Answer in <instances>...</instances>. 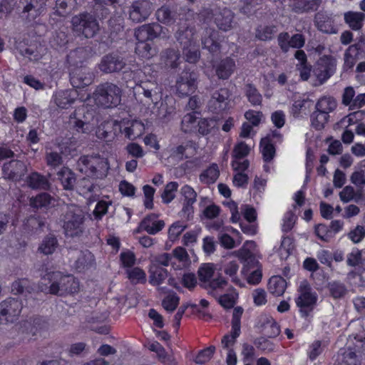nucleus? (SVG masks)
Masks as SVG:
<instances>
[{"mask_svg": "<svg viewBox=\"0 0 365 365\" xmlns=\"http://www.w3.org/2000/svg\"><path fill=\"white\" fill-rule=\"evenodd\" d=\"M121 95V89L117 85L106 82L97 86L93 93V98L96 105L109 108L120 103Z\"/></svg>", "mask_w": 365, "mask_h": 365, "instance_id": "4", "label": "nucleus"}, {"mask_svg": "<svg viewBox=\"0 0 365 365\" xmlns=\"http://www.w3.org/2000/svg\"><path fill=\"white\" fill-rule=\"evenodd\" d=\"M312 106V101L308 98H300L294 101L291 108V113L294 117H299L302 114H307Z\"/></svg>", "mask_w": 365, "mask_h": 365, "instance_id": "32", "label": "nucleus"}, {"mask_svg": "<svg viewBox=\"0 0 365 365\" xmlns=\"http://www.w3.org/2000/svg\"><path fill=\"white\" fill-rule=\"evenodd\" d=\"M359 53V47L354 44L348 47L344 55V69L347 71L355 65Z\"/></svg>", "mask_w": 365, "mask_h": 365, "instance_id": "34", "label": "nucleus"}, {"mask_svg": "<svg viewBox=\"0 0 365 365\" xmlns=\"http://www.w3.org/2000/svg\"><path fill=\"white\" fill-rule=\"evenodd\" d=\"M86 215L83 209L75 204L69 205L63 214V228L66 235L74 237L83 234Z\"/></svg>", "mask_w": 365, "mask_h": 365, "instance_id": "3", "label": "nucleus"}, {"mask_svg": "<svg viewBox=\"0 0 365 365\" xmlns=\"http://www.w3.org/2000/svg\"><path fill=\"white\" fill-rule=\"evenodd\" d=\"M179 301V297L176 294L172 293L163 299L162 305L167 312H173L177 308Z\"/></svg>", "mask_w": 365, "mask_h": 365, "instance_id": "58", "label": "nucleus"}, {"mask_svg": "<svg viewBox=\"0 0 365 365\" xmlns=\"http://www.w3.org/2000/svg\"><path fill=\"white\" fill-rule=\"evenodd\" d=\"M236 253L237 256L245 263L242 270V274H245L247 272V267L250 263L257 264L258 262L257 260H255L253 256V253L247 250V247L244 245L240 250H238Z\"/></svg>", "mask_w": 365, "mask_h": 365, "instance_id": "47", "label": "nucleus"}, {"mask_svg": "<svg viewBox=\"0 0 365 365\" xmlns=\"http://www.w3.org/2000/svg\"><path fill=\"white\" fill-rule=\"evenodd\" d=\"M178 187V184L176 182H170L165 185L161 195V197L164 203L168 204L175 198Z\"/></svg>", "mask_w": 365, "mask_h": 365, "instance_id": "51", "label": "nucleus"}, {"mask_svg": "<svg viewBox=\"0 0 365 365\" xmlns=\"http://www.w3.org/2000/svg\"><path fill=\"white\" fill-rule=\"evenodd\" d=\"M168 29L159 24H144L135 31L138 42H148L155 38H165L168 36Z\"/></svg>", "mask_w": 365, "mask_h": 365, "instance_id": "11", "label": "nucleus"}, {"mask_svg": "<svg viewBox=\"0 0 365 365\" xmlns=\"http://www.w3.org/2000/svg\"><path fill=\"white\" fill-rule=\"evenodd\" d=\"M215 270L214 264L205 263L201 264L197 271L200 285L213 297H218L228 284L222 276L220 274H215Z\"/></svg>", "mask_w": 365, "mask_h": 365, "instance_id": "1", "label": "nucleus"}, {"mask_svg": "<svg viewBox=\"0 0 365 365\" xmlns=\"http://www.w3.org/2000/svg\"><path fill=\"white\" fill-rule=\"evenodd\" d=\"M23 308L18 299L9 298L0 303V323L9 324L16 322Z\"/></svg>", "mask_w": 365, "mask_h": 365, "instance_id": "10", "label": "nucleus"}, {"mask_svg": "<svg viewBox=\"0 0 365 365\" xmlns=\"http://www.w3.org/2000/svg\"><path fill=\"white\" fill-rule=\"evenodd\" d=\"M365 113L363 110L353 112L343 118L340 121V125L347 127L356 123L357 120L364 118Z\"/></svg>", "mask_w": 365, "mask_h": 365, "instance_id": "63", "label": "nucleus"}, {"mask_svg": "<svg viewBox=\"0 0 365 365\" xmlns=\"http://www.w3.org/2000/svg\"><path fill=\"white\" fill-rule=\"evenodd\" d=\"M365 19V14L359 11H348L344 14V21L349 26L355 31L361 29Z\"/></svg>", "mask_w": 365, "mask_h": 365, "instance_id": "29", "label": "nucleus"}, {"mask_svg": "<svg viewBox=\"0 0 365 365\" xmlns=\"http://www.w3.org/2000/svg\"><path fill=\"white\" fill-rule=\"evenodd\" d=\"M165 64L168 67L176 68L179 64L180 55L175 50H168L163 56Z\"/></svg>", "mask_w": 365, "mask_h": 365, "instance_id": "62", "label": "nucleus"}, {"mask_svg": "<svg viewBox=\"0 0 365 365\" xmlns=\"http://www.w3.org/2000/svg\"><path fill=\"white\" fill-rule=\"evenodd\" d=\"M77 165L81 173L97 178L105 176L109 168L107 160L98 155L83 156Z\"/></svg>", "mask_w": 365, "mask_h": 365, "instance_id": "5", "label": "nucleus"}, {"mask_svg": "<svg viewBox=\"0 0 365 365\" xmlns=\"http://www.w3.org/2000/svg\"><path fill=\"white\" fill-rule=\"evenodd\" d=\"M46 160L47 165L52 168H56L60 165L63 161L61 154L53 151L50 148H46Z\"/></svg>", "mask_w": 365, "mask_h": 365, "instance_id": "59", "label": "nucleus"}, {"mask_svg": "<svg viewBox=\"0 0 365 365\" xmlns=\"http://www.w3.org/2000/svg\"><path fill=\"white\" fill-rule=\"evenodd\" d=\"M43 280L48 281L50 283L48 292L52 294L66 296L78 293L80 290L78 280L73 276L63 275L59 272L46 274Z\"/></svg>", "mask_w": 365, "mask_h": 365, "instance_id": "2", "label": "nucleus"}, {"mask_svg": "<svg viewBox=\"0 0 365 365\" xmlns=\"http://www.w3.org/2000/svg\"><path fill=\"white\" fill-rule=\"evenodd\" d=\"M157 218L158 216L154 214L146 216L140 223L136 232L144 230L150 235H155L160 232L164 227L165 222L163 220H160Z\"/></svg>", "mask_w": 365, "mask_h": 365, "instance_id": "23", "label": "nucleus"}, {"mask_svg": "<svg viewBox=\"0 0 365 365\" xmlns=\"http://www.w3.org/2000/svg\"><path fill=\"white\" fill-rule=\"evenodd\" d=\"M239 268V263L236 260H232L224 264L223 272L230 278L232 282L236 285L242 286L241 280L237 275Z\"/></svg>", "mask_w": 365, "mask_h": 365, "instance_id": "36", "label": "nucleus"}, {"mask_svg": "<svg viewBox=\"0 0 365 365\" xmlns=\"http://www.w3.org/2000/svg\"><path fill=\"white\" fill-rule=\"evenodd\" d=\"M27 183L33 189H47L48 186L47 179L37 173H34L28 177Z\"/></svg>", "mask_w": 365, "mask_h": 365, "instance_id": "43", "label": "nucleus"}, {"mask_svg": "<svg viewBox=\"0 0 365 365\" xmlns=\"http://www.w3.org/2000/svg\"><path fill=\"white\" fill-rule=\"evenodd\" d=\"M173 261L175 262V269H181L187 267L190 259L186 250L182 247H178L173 250Z\"/></svg>", "mask_w": 365, "mask_h": 365, "instance_id": "28", "label": "nucleus"}, {"mask_svg": "<svg viewBox=\"0 0 365 365\" xmlns=\"http://www.w3.org/2000/svg\"><path fill=\"white\" fill-rule=\"evenodd\" d=\"M140 87L145 97L150 99L155 106L161 100V88L155 82H144Z\"/></svg>", "mask_w": 365, "mask_h": 365, "instance_id": "24", "label": "nucleus"}, {"mask_svg": "<svg viewBox=\"0 0 365 365\" xmlns=\"http://www.w3.org/2000/svg\"><path fill=\"white\" fill-rule=\"evenodd\" d=\"M274 137V134H269L260 142L261 153L266 162L271 161L275 155V148L272 143Z\"/></svg>", "mask_w": 365, "mask_h": 365, "instance_id": "27", "label": "nucleus"}, {"mask_svg": "<svg viewBox=\"0 0 365 365\" xmlns=\"http://www.w3.org/2000/svg\"><path fill=\"white\" fill-rule=\"evenodd\" d=\"M116 124H118V122L111 121L101 123L96 130V136L101 140H110L115 135V130L118 129Z\"/></svg>", "mask_w": 365, "mask_h": 365, "instance_id": "26", "label": "nucleus"}, {"mask_svg": "<svg viewBox=\"0 0 365 365\" xmlns=\"http://www.w3.org/2000/svg\"><path fill=\"white\" fill-rule=\"evenodd\" d=\"M195 150V144L192 141H188L174 148L173 155L179 159H182L183 158H188L189 155H192Z\"/></svg>", "mask_w": 365, "mask_h": 365, "instance_id": "42", "label": "nucleus"}, {"mask_svg": "<svg viewBox=\"0 0 365 365\" xmlns=\"http://www.w3.org/2000/svg\"><path fill=\"white\" fill-rule=\"evenodd\" d=\"M253 266V270H249L247 267V272L245 275H247V281L251 284H257L262 279V270L259 267V262L257 264H252Z\"/></svg>", "mask_w": 365, "mask_h": 365, "instance_id": "49", "label": "nucleus"}, {"mask_svg": "<svg viewBox=\"0 0 365 365\" xmlns=\"http://www.w3.org/2000/svg\"><path fill=\"white\" fill-rule=\"evenodd\" d=\"M168 277V272L163 268H157L153 271L150 276V283L153 285L162 284Z\"/></svg>", "mask_w": 365, "mask_h": 365, "instance_id": "61", "label": "nucleus"}, {"mask_svg": "<svg viewBox=\"0 0 365 365\" xmlns=\"http://www.w3.org/2000/svg\"><path fill=\"white\" fill-rule=\"evenodd\" d=\"M337 107L336 100L331 96H322L321 97L315 105V108L320 112L329 115L334 111Z\"/></svg>", "mask_w": 365, "mask_h": 365, "instance_id": "31", "label": "nucleus"}, {"mask_svg": "<svg viewBox=\"0 0 365 365\" xmlns=\"http://www.w3.org/2000/svg\"><path fill=\"white\" fill-rule=\"evenodd\" d=\"M295 302L302 317H307L314 309L317 302V294L307 282H301Z\"/></svg>", "mask_w": 365, "mask_h": 365, "instance_id": "7", "label": "nucleus"}, {"mask_svg": "<svg viewBox=\"0 0 365 365\" xmlns=\"http://www.w3.org/2000/svg\"><path fill=\"white\" fill-rule=\"evenodd\" d=\"M197 117L195 113H190L184 115L181 121V129L185 133L192 131L198 125Z\"/></svg>", "mask_w": 365, "mask_h": 365, "instance_id": "46", "label": "nucleus"}, {"mask_svg": "<svg viewBox=\"0 0 365 365\" xmlns=\"http://www.w3.org/2000/svg\"><path fill=\"white\" fill-rule=\"evenodd\" d=\"M46 0H31L24 9V13H27V18L34 20L44 11Z\"/></svg>", "mask_w": 365, "mask_h": 365, "instance_id": "30", "label": "nucleus"}, {"mask_svg": "<svg viewBox=\"0 0 365 365\" xmlns=\"http://www.w3.org/2000/svg\"><path fill=\"white\" fill-rule=\"evenodd\" d=\"M243 313L242 308L235 307L232 313V330L230 334H226L222 339L221 343L225 349H230L235 343L236 339L240 334V319Z\"/></svg>", "mask_w": 365, "mask_h": 365, "instance_id": "14", "label": "nucleus"}, {"mask_svg": "<svg viewBox=\"0 0 365 365\" xmlns=\"http://www.w3.org/2000/svg\"><path fill=\"white\" fill-rule=\"evenodd\" d=\"M148 349L157 354L158 359L166 365H175V360L172 356L167 354L165 349L157 341L151 343Z\"/></svg>", "mask_w": 365, "mask_h": 365, "instance_id": "38", "label": "nucleus"}, {"mask_svg": "<svg viewBox=\"0 0 365 365\" xmlns=\"http://www.w3.org/2000/svg\"><path fill=\"white\" fill-rule=\"evenodd\" d=\"M186 227L187 225L180 221L173 223L168 229L169 240L172 242L176 241Z\"/></svg>", "mask_w": 365, "mask_h": 365, "instance_id": "52", "label": "nucleus"}, {"mask_svg": "<svg viewBox=\"0 0 365 365\" xmlns=\"http://www.w3.org/2000/svg\"><path fill=\"white\" fill-rule=\"evenodd\" d=\"M72 29L86 38L93 37L99 31L100 26L96 19L88 13H82L73 16Z\"/></svg>", "mask_w": 365, "mask_h": 365, "instance_id": "6", "label": "nucleus"}, {"mask_svg": "<svg viewBox=\"0 0 365 365\" xmlns=\"http://www.w3.org/2000/svg\"><path fill=\"white\" fill-rule=\"evenodd\" d=\"M153 10V4L150 1L136 0L129 7V19L135 23L143 22L149 17Z\"/></svg>", "mask_w": 365, "mask_h": 365, "instance_id": "12", "label": "nucleus"}, {"mask_svg": "<svg viewBox=\"0 0 365 365\" xmlns=\"http://www.w3.org/2000/svg\"><path fill=\"white\" fill-rule=\"evenodd\" d=\"M230 104V93L227 88H220L212 93L208 101V109L213 113H220L229 109Z\"/></svg>", "mask_w": 365, "mask_h": 365, "instance_id": "13", "label": "nucleus"}, {"mask_svg": "<svg viewBox=\"0 0 365 365\" xmlns=\"http://www.w3.org/2000/svg\"><path fill=\"white\" fill-rule=\"evenodd\" d=\"M58 178L61 181L65 190H71L76 182L74 173L68 168H62L57 173Z\"/></svg>", "mask_w": 365, "mask_h": 365, "instance_id": "33", "label": "nucleus"}, {"mask_svg": "<svg viewBox=\"0 0 365 365\" xmlns=\"http://www.w3.org/2000/svg\"><path fill=\"white\" fill-rule=\"evenodd\" d=\"M52 198L47 193H41L31 198L30 205L35 208H42L48 207L51 202Z\"/></svg>", "mask_w": 365, "mask_h": 365, "instance_id": "54", "label": "nucleus"}, {"mask_svg": "<svg viewBox=\"0 0 365 365\" xmlns=\"http://www.w3.org/2000/svg\"><path fill=\"white\" fill-rule=\"evenodd\" d=\"M135 53L143 59H150L157 53V50L148 42H137Z\"/></svg>", "mask_w": 365, "mask_h": 365, "instance_id": "39", "label": "nucleus"}, {"mask_svg": "<svg viewBox=\"0 0 365 365\" xmlns=\"http://www.w3.org/2000/svg\"><path fill=\"white\" fill-rule=\"evenodd\" d=\"M215 33L214 30H207L205 36H203L202 39L204 47L212 53L217 52L220 49L219 43H217L213 38V35L215 34Z\"/></svg>", "mask_w": 365, "mask_h": 365, "instance_id": "48", "label": "nucleus"}, {"mask_svg": "<svg viewBox=\"0 0 365 365\" xmlns=\"http://www.w3.org/2000/svg\"><path fill=\"white\" fill-rule=\"evenodd\" d=\"M245 93L248 101L253 105H260L262 103V95L257 89L251 84H248L245 88Z\"/></svg>", "mask_w": 365, "mask_h": 365, "instance_id": "56", "label": "nucleus"}, {"mask_svg": "<svg viewBox=\"0 0 365 365\" xmlns=\"http://www.w3.org/2000/svg\"><path fill=\"white\" fill-rule=\"evenodd\" d=\"M219 175L217 165L212 164L200 175V180L204 184H212L217 180Z\"/></svg>", "mask_w": 365, "mask_h": 365, "instance_id": "40", "label": "nucleus"}, {"mask_svg": "<svg viewBox=\"0 0 365 365\" xmlns=\"http://www.w3.org/2000/svg\"><path fill=\"white\" fill-rule=\"evenodd\" d=\"M71 119L73 128L78 133L89 134L94 130L95 125L91 123L93 113L83 106L75 110L71 115Z\"/></svg>", "mask_w": 365, "mask_h": 365, "instance_id": "8", "label": "nucleus"}, {"mask_svg": "<svg viewBox=\"0 0 365 365\" xmlns=\"http://www.w3.org/2000/svg\"><path fill=\"white\" fill-rule=\"evenodd\" d=\"M262 319L265 334L269 337H275L279 334V327L272 317L265 316Z\"/></svg>", "mask_w": 365, "mask_h": 365, "instance_id": "44", "label": "nucleus"}, {"mask_svg": "<svg viewBox=\"0 0 365 365\" xmlns=\"http://www.w3.org/2000/svg\"><path fill=\"white\" fill-rule=\"evenodd\" d=\"M70 81L75 88H84L93 81V75L84 66H76L70 72Z\"/></svg>", "mask_w": 365, "mask_h": 365, "instance_id": "15", "label": "nucleus"}, {"mask_svg": "<svg viewBox=\"0 0 365 365\" xmlns=\"http://www.w3.org/2000/svg\"><path fill=\"white\" fill-rule=\"evenodd\" d=\"M286 281L279 276L272 277L268 283V289L275 296H281L286 289Z\"/></svg>", "mask_w": 365, "mask_h": 365, "instance_id": "37", "label": "nucleus"}, {"mask_svg": "<svg viewBox=\"0 0 365 365\" xmlns=\"http://www.w3.org/2000/svg\"><path fill=\"white\" fill-rule=\"evenodd\" d=\"M311 124L316 130L323 129L329 120V115L320 112L315 108L310 117Z\"/></svg>", "mask_w": 365, "mask_h": 365, "instance_id": "41", "label": "nucleus"}, {"mask_svg": "<svg viewBox=\"0 0 365 365\" xmlns=\"http://www.w3.org/2000/svg\"><path fill=\"white\" fill-rule=\"evenodd\" d=\"M78 96L76 90H60L53 95V101L58 108L68 109L75 103Z\"/></svg>", "mask_w": 365, "mask_h": 365, "instance_id": "18", "label": "nucleus"}, {"mask_svg": "<svg viewBox=\"0 0 365 365\" xmlns=\"http://www.w3.org/2000/svg\"><path fill=\"white\" fill-rule=\"evenodd\" d=\"M220 294L221 293H220L218 297L215 298L217 299L218 302L223 307L230 309L234 307L237 297V294L236 292H232L230 294H225L223 295H220Z\"/></svg>", "mask_w": 365, "mask_h": 365, "instance_id": "60", "label": "nucleus"}, {"mask_svg": "<svg viewBox=\"0 0 365 365\" xmlns=\"http://www.w3.org/2000/svg\"><path fill=\"white\" fill-rule=\"evenodd\" d=\"M127 274L130 281L133 284L145 283L146 282V274L139 267L128 269Z\"/></svg>", "mask_w": 365, "mask_h": 365, "instance_id": "50", "label": "nucleus"}, {"mask_svg": "<svg viewBox=\"0 0 365 365\" xmlns=\"http://www.w3.org/2000/svg\"><path fill=\"white\" fill-rule=\"evenodd\" d=\"M111 201L100 200L96 205V207L93 212V215L96 220H100L102 217L105 215L107 212L108 207L111 205Z\"/></svg>", "mask_w": 365, "mask_h": 365, "instance_id": "64", "label": "nucleus"}, {"mask_svg": "<svg viewBox=\"0 0 365 365\" xmlns=\"http://www.w3.org/2000/svg\"><path fill=\"white\" fill-rule=\"evenodd\" d=\"M320 0H293L292 7L297 12L314 9Z\"/></svg>", "mask_w": 365, "mask_h": 365, "instance_id": "45", "label": "nucleus"}, {"mask_svg": "<svg viewBox=\"0 0 365 365\" xmlns=\"http://www.w3.org/2000/svg\"><path fill=\"white\" fill-rule=\"evenodd\" d=\"M11 292L14 294H22L24 292H31L30 282L27 279H18L15 280L11 287Z\"/></svg>", "mask_w": 365, "mask_h": 365, "instance_id": "55", "label": "nucleus"}, {"mask_svg": "<svg viewBox=\"0 0 365 365\" xmlns=\"http://www.w3.org/2000/svg\"><path fill=\"white\" fill-rule=\"evenodd\" d=\"M96 188V186L89 178H83L77 182L76 189L79 195L90 200Z\"/></svg>", "mask_w": 365, "mask_h": 365, "instance_id": "35", "label": "nucleus"}, {"mask_svg": "<svg viewBox=\"0 0 365 365\" xmlns=\"http://www.w3.org/2000/svg\"><path fill=\"white\" fill-rule=\"evenodd\" d=\"M120 132H123L125 137L130 140H135L140 137L145 130L144 124L137 120L123 119L115 125Z\"/></svg>", "mask_w": 365, "mask_h": 365, "instance_id": "16", "label": "nucleus"}, {"mask_svg": "<svg viewBox=\"0 0 365 365\" xmlns=\"http://www.w3.org/2000/svg\"><path fill=\"white\" fill-rule=\"evenodd\" d=\"M156 17L158 21L165 24H171L174 22V15L169 8L162 6L156 11Z\"/></svg>", "mask_w": 365, "mask_h": 365, "instance_id": "57", "label": "nucleus"}, {"mask_svg": "<svg viewBox=\"0 0 365 365\" xmlns=\"http://www.w3.org/2000/svg\"><path fill=\"white\" fill-rule=\"evenodd\" d=\"M57 247V240L53 237H46L41 243L38 250L44 255L52 254Z\"/></svg>", "mask_w": 365, "mask_h": 365, "instance_id": "53", "label": "nucleus"}, {"mask_svg": "<svg viewBox=\"0 0 365 365\" xmlns=\"http://www.w3.org/2000/svg\"><path fill=\"white\" fill-rule=\"evenodd\" d=\"M214 21L219 29L227 31L232 29L234 14L231 10L223 8L215 10Z\"/></svg>", "mask_w": 365, "mask_h": 365, "instance_id": "21", "label": "nucleus"}, {"mask_svg": "<svg viewBox=\"0 0 365 365\" xmlns=\"http://www.w3.org/2000/svg\"><path fill=\"white\" fill-rule=\"evenodd\" d=\"M235 70V62L231 58L222 60L216 66V75L220 79H227Z\"/></svg>", "mask_w": 365, "mask_h": 365, "instance_id": "25", "label": "nucleus"}, {"mask_svg": "<svg viewBox=\"0 0 365 365\" xmlns=\"http://www.w3.org/2000/svg\"><path fill=\"white\" fill-rule=\"evenodd\" d=\"M125 66V62L117 55H106L98 64L100 71L105 73H110L121 71Z\"/></svg>", "mask_w": 365, "mask_h": 365, "instance_id": "19", "label": "nucleus"}, {"mask_svg": "<svg viewBox=\"0 0 365 365\" xmlns=\"http://www.w3.org/2000/svg\"><path fill=\"white\" fill-rule=\"evenodd\" d=\"M26 171V165L20 160H11L3 166L4 178L12 180L21 179Z\"/></svg>", "mask_w": 365, "mask_h": 365, "instance_id": "20", "label": "nucleus"}, {"mask_svg": "<svg viewBox=\"0 0 365 365\" xmlns=\"http://www.w3.org/2000/svg\"><path fill=\"white\" fill-rule=\"evenodd\" d=\"M175 36L183 50L194 46L197 41L195 28L187 24L181 25Z\"/></svg>", "mask_w": 365, "mask_h": 365, "instance_id": "17", "label": "nucleus"}, {"mask_svg": "<svg viewBox=\"0 0 365 365\" xmlns=\"http://www.w3.org/2000/svg\"><path fill=\"white\" fill-rule=\"evenodd\" d=\"M197 75L192 71H183L176 78L174 86L175 93L179 97L192 94L197 88Z\"/></svg>", "mask_w": 365, "mask_h": 365, "instance_id": "9", "label": "nucleus"}, {"mask_svg": "<svg viewBox=\"0 0 365 365\" xmlns=\"http://www.w3.org/2000/svg\"><path fill=\"white\" fill-rule=\"evenodd\" d=\"M96 265L94 255L88 250L79 251L76 252V259L72 267L78 272H85Z\"/></svg>", "mask_w": 365, "mask_h": 365, "instance_id": "22", "label": "nucleus"}]
</instances>
